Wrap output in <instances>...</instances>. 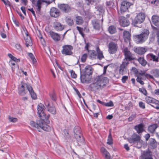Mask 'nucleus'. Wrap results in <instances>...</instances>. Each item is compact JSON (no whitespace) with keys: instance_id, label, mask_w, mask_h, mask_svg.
<instances>
[{"instance_id":"1","label":"nucleus","mask_w":159,"mask_h":159,"mask_svg":"<svg viewBox=\"0 0 159 159\" xmlns=\"http://www.w3.org/2000/svg\"><path fill=\"white\" fill-rule=\"evenodd\" d=\"M108 82V80L107 77H97L90 84V87L91 90L93 91L100 90Z\"/></svg>"},{"instance_id":"2","label":"nucleus","mask_w":159,"mask_h":159,"mask_svg":"<svg viewBox=\"0 0 159 159\" xmlns=\"http://www.w3.org/2000/svg\"><path fill=\"white\" fill-rule=\"evenodd\" d=\"M92 73V67L90 66H86L84 70L81 71L80 79L81 82L87 84L90 83Z\"/></svg>"},{"instance_id":"3","label":"nucleus","mask_w":159,"mask_h":159,"mask_svg":"<svg viewBox=\"0 0 159 159\" xmlns=\"http://www.w3.org/2000/svg\"><path fill=\"white\" fill-rule=\"evenodd\" d=\"M44 122V121L41 120L37 121L36 123L32 120L30 121V125L33 127L37 128L39 127L46 131H49L51 130V127Z\"/></svg>"},{"instance_id":"4","label":"nucleus","mask_w":159,"mask_h":159,"mask_svg":"<svg viewBox=\"0 0 159 159\" xmlns=\"http://www.w3.org/2000/svg\"><path fill=\"white\" fill-rule=\"evenodd\" d=\"M44 105L42 104H40L38 105L37 108V113L39 115V116L41 120L44 121L45 123L48 124L50 122L48 120L49 115L46 116L44 112Z\"/></svg>"},{"instance_id":"5","label":"nucleus","mask_w":159,"mask_h":159,"mask_svg":"<svg viewBox=\"0 0 159 159\" xmlns=\"http://www.w3.org/2000/svg\"><path fill=\"white\" fill-rule=\"evenodd\" d=\"M149 33L147 30H144L140 34L135 36V39L138 43H142L144 42L148 38Z\"/></svg>"},{"instance_id":"6","label":"nucleus","mask_w":159,"mask_h":159,"mask_svg":"<svg viewBox=\"0 0 159 159\" xmlns=\"http://www.w3.org/2000/svg\"><path fill=\"white\" fill-rule=\"evenodd\" d=\"M74 136L77 141L80 143H84V139L81 133L80 128L78 126H75L74 129Z\"/></svg>"},{"instance_id":"7","label":"nucleus","mask_w":159,"mask_h":159,"mask_svg":"<svg viewBox=\"0 0 159 159\" xmlns=\"http://www.w3.org/2000/svg\"><path fill=\"white\" fill-rule=\"evenodd\" d=\"M145 16L143 13H138L132 21L133 24L135 26L138 24H140L143 22L145 19Z\"/></svg>"},{"instance_id":"8","label":"nucleus","mask_w":159,"mask_h":159,"mask_svg":"<svg viewBox=\"0 0 159 159\" xmlns=\"http://www.w3.org/2000/svg\"><path fill=\"white\" fill-rule=\"evenodd\" d=\"M62 49L61 51L62 54L65 55H70L73 53L71 50L73 49L72 47L70 45H64L62 47Z\"/></svg>"},{"instance_id":"9","label":"nucleus","mask_w":159,"mask_h":159,"mask_svg":"<svg viewBox=\"0 0 159 159\" xmlns=\"http://www.w3.org/2000/svg\"><path fill=\"white\" fill-rule=\"evenodd\" d=\"M129 62L126 59H124L122 63L120 66L119 73L120 74L123 75L124 74L127 72V66L129 64Z\"/></svg>"},{"instance_id":"10","label":"nucleus","mask_w":159,"mask_h":159,"mask_svg":"<svg viewBox=\"0 0 159 159\" xmlns=\"http://www.w3.org/2000/svg\"><path fill=\"white\" fill-rule=\"evenodd\" d=\"M130 3L127 2V1H123L122 2L121 4L120 7V11L119 14H123L124 12L126 11L128 8L130 7Z\"/></svg>"},{"instance_id":"11","label":"nucleus","mask_w":159,"mask_h":159,"mask_svg":"<svg viewBox=\"0 0 159 159\" xmlns=\"http://www.w3.org/2000/svg\"><path fill=\"white\" fill-rule=\"evenodd\" d=\"M30 86L25 83L21 82V85L19 88V93L21 95H24L27 92L28 87Z\"/></svg>"},{"instance_id":"12","label":"nucleus","mask_w":159,"mask_h":159,"mask_svg":"<svg viewBox=\"0 0 159 159\" xmlns=\"http://www.w3.org/2000/svg\"><path fill=\"white\" fill-rule=\"evenodd\" d=\"M103 22V19L101 20L95 19L92 20V25L94 29L99 30L101 27Z\"/></svg>"},{"instance_id":"13","label":"nucleus","mask_w":159,"mask_h":159,"mask_svg":"<svg viewBox=\"0 0 159 159\" xmlns=\"http://www.w3.org/2000/svg\"><path fill=\"white\" fill-rule=\"evenodd\" d=\"M108 52L111 54H114L116 51L117 46L116 44L113 42L110 43L108 45Z\"/></svg>"},{"instance_id":"14","label":"nucleus","mask_w":159,"mask_h":159,"mask_svg":"<svg viewBox=\"0 0 159 159\" xmlns=\"http://www.w3.org/2000/svg\"><path fill=\"white\" fill-rule=\"evenodd\" d=\"M123 52L125 57V59L129 61L132 60L133 59L132 54L127 48H125L123 50Z\"/></svg>"},{"instance_id":"15","label":"nucleus","mask_w":159,"mask_h":159,"mask_svg":"<svg viewBox=\"0 0 159 159\" xmlns=\"http://www.w3.org/2000/svg\"><path fill=\"white\" fill-rule=\"evenodd\" d=\"M141 140L140 137L136 134L134 133L131 136V138L128 139L130 143H134Z\"/></svg>"},{"instance_id":"16","label":"nucleus","mask_w":159,"mask_h":159,"mask_svg":"<svg viewBox=\"0 0 159 159\" xmlns=\"http://www.w3.org/2000/svg\"><path fill=\"white\" fill-rule=\"evenodd\" d=\"M59 8L62 11L67 13L71 10L70 7L67 4H61L58 5Z\"/></svg>"},{"instance_id":"17","label":"nucleus","mask_w":159,"mask_h":159,"mask_svg":"<svg viewBox=\"0 0 159 159\" xmlns=\"http://www.w3.org/2000/svg\"><path fill=\"white\" fill-rule=\"evenodd\" d=\"M134 51L135 52L139 54H143L147 51V48L144 47H138L134 48Z\"/></svg>"},{"instance_id":"18","label":"nucleus","mask_w":159,"mask_h":159,"mask_svg":"<svg viewBox=\"0 0 159 159\" xmlns=\"http://www.w3.org/2000/svg\"><path fill=\"white\" fill-rule=\"evenodd\" d=\"M119 22L120 25L123 27L127 26L129 24V20L123 16L120 17Z\"/></svg>"},{"instance_id":"19","label":"nucleus","mask_w":159,"mask_h":159,"mask_svg":"<svg viewBox=\"0 0 159 159\" xmlns=\"http://www.w3.org/2000/svg\"><path fill=\"white\" fill-rule=\"evenodd\" d=\"M50 15L52 17L56 18L58 17L60 15V11L57 8L52 7L50 10Z\"/></svg>"},{"instance_id":"20","label":"nucleus","mask_w":159,"mask_h":159,"mask_svg":"<svg viewBox=\"0 0 159 159\" xmlns=\"http://www.w3.org/2000/svg\"><path fill=\"white\" fill-rule=\"evenodd\" d=\"M134 129L136 131L137 133L139 134L144 131V125L143 123H140L135 126Z\"/></svg>"},{"instance_id":"21","label":"nucleus","mask_w":159,"mask_h":159,"mask_svg":"<svg viewBox=\"0 0 159 159\" xmlns=\"http://www.w3.org/2000/svg\"><path fill=\"white\" fill-rule=\"evenodd\" d=\"M53 27L57 31H61L64 29L63 26L60 23L55 22L53 23Z\"/></svg>"},{"instance_id":"22","label":"nucleus","mask_w":159,"mask_h":159,"mask_svg":"<svg viewBox=\"0 0 159 159\" xmlns=\"http://www.w3.org/2000/svg\"><path fill=\"white\" fill-rule=\"evenodd\" d=\"M146 102L148 103H155L159 105V101L156 100L152 97H147L146 98Z\"/></svg>"},{"instance_id":"23","label":"nucleus","mask_w":159,"mask_h":159,"mask_svg":"<svg viewBox=\"0 0 159 159\" xmlns=\"http://www.w3.org/2000/svg\"><path fill=\"white\" fill-rule=\"evenodd\" d=\"M101 151L105 156L106 159H111L109 153L105 148H102L101 149Z\"/></svg>"},{"instance_id":"24","label":"nucleus","mask_w":159,"mask_h":159,"mask_svg":"<svg viewBox=\"0 0 159 159\" xmlns=\"http://www.w3.org/2000/svg\"><path fill=\"white\" fill-rule=\"evenodd\" d=\"M153 23L156 26L159 27V16L156 15L152 16V19Z\"/></svg>"},{"instance_id":"25","label":"nucleus","mask_w":159,"mask_h":159,"mask_svg":"<svg viewBox=\"0 0 159 159\" xmlns=\"http://www.w3.org/2000/svg\"><path fill=\"white\" fill-rule=\"evenodd\" d=\"M124 39L127 42H129L130 39V34L128 31H125L123 33Z\"/></svg>"},{"instance_id":"26","label":"nucleus","mask_w":159,"mask_h":159,"mask_svg":"<svg viewBox=\"0 0 159 159\" xmlns=\"http://www.w3.org/2000/svg\"><path fill=\"white\" fill-rule=\"evenodd\" d=\"M47 3V2L44 0H38L35 6L37 7V10L39 12L41 8V5L43 2Z\"/></svg>"},{"instance_id":"27","label":"nucleus","mask_w":159,"mask_h":159,"mask_svg":"<svg viewBox=\"0 0 159 159\" xmlns=\"http://www.w3.org/2000/svg\"><path fill=\"white\" fill-rule=\"evenodd\" d=\"M50 35L52 38L55 41H57L60 40V36L57 33L53 32H50Z\"/></svg>"},{"instance_id":"28","label":"nucleus","mask_w":159,"mask_h":159,"mask_svg":"<svg viewBox=\"0 0 159 159\" xmlns=\"http://www.w3.org/2000/svg\"><path fill=\"white\" fill-rule=\"evenodd\" d=\"M46 106L47 107V110L48 111L53 114H54L56 113V110L55 108L54 107H49V103H48L47 105L46 104Z\"/></svg>"},{"instance_id":"29","label":"nucleus","mask_w":159,"mask_h":159,"mask_svg":"<svg viewBox=\"0 0 159 159\" xmlns=\"http://www.w3.org/2000/svg\"><path fill=\"white\" fill-rule=\"evenodd\" d=\"M138 61L143 66H145L147 64V61L143 57H140L137 59Z\"/></svg>"},{"instance_id":"30","label":"nucleus","mask_w":159,"mask_h":159,"mask_svg":"<svg viewBox=\"0 0 159 159\" xmlns=\"http://www.w3.org/2000/svg\"><path fill=\"white\" fill-rule=\"evenodd\" d=\"M28 88V91L30 93L32 98L33 99H35L36 98V94L34 92L32 87L31 86H29Z\"/></svg>"},{"instance_id":"31","label":"nucleus","mask_w":159,"mask_h":159,"mask_svg":"<svg viewBox=\"0 0 159 159\" xmlns=\"http://www.w3.org/2000/svg\"><path fill=\"white\" fill-rule=\"evenodd\" d=\"M96 51L97 52V58L100 60L104 58V56L102 52L101 51L99 47H97Z\"/></svg>"},{"instance_id":"32","label":"nucleus","mask_w":159,"mask_h":159,"mask_svg":"<svg viewBox=\"0 0 159 159\" xmlns=\"http://www.w3.org/2000/svg\"><path fill=\"white\" fill-rule=\"evenodd\" d=\"M157 127V124H153L149 126L148 130L151 133H153Z\"/></svg>"},{"instance_id":"33","label":"nucleus","mask_w":159,"mask_h":159,"mask_svg":"<svg viewBox=\"0 0 159 159\" xmlns=\"http://www.w3.org/2000/svg\"><path fill=\"white\" fill-rule=\"evenodd\" d=\"M25 39L26 42V45L27 47H28L30 46H31L32 45V42L30 37H28L25 38Z\"/></svg>"},{"instance_id":"34","label":"nucleus","mask_w":159,"mask_h":159,"mask_svg":"<svg viewBox=\"0 0 159 159\" xmlns=\"http://www.w3.org/2000/svg\"><path fill=\"white\" fill-rule=\"evenodd\" d=\"M143 157L144 159H152L151 156V153L148 152H144Z\"/></svg>"},{"instance_id":"35","label":"nucleus","mask_w":159,"mask_h":159,"mask_svg":"<svg viewBox=\"0 0 159 159\" xmlns=\"http://www.w3.org/2000/svg\"><path fill=\"white\" fill-rule=\"evenodd\" d=\"M109 32L111 34H114L116 32V29L114 26H110L108 29Z\"/></svg>"},{"instance_id":"36","label":"nucleus","mask_w":159,"mask_h":159,"mask_svg":"<svg viewBox=\"0 0 159 159\" xmlns=\"http://www.w3.org/2000/svg\"><path fill=\"white\" fill-rule=\"evenodd\" d=\"M76 21L77 24L80 25L83 23V20L81 17L78 16L76 17Z\"/></svg>"},{"instance_id":"37","label":"nucleus","mask_w":159,"mask_h":159,"mask_svg":"<svg viewBox=\"0 0 159 159\" xmlns=\"http://www.w3.org/2000/svg\"><path fill=\"white\" fill-rule=\"evenodd\" d=\"M28 55L29 57L31 59L32 61L33 64H35L36 63V60L35 59L34 56L31 53H29Z\"/></svg>"},{"instance_id":"38","label":"nucleus","mask_w":159,"mask_h":159,"mask_svg":"<svg viewBox=\"0 0 159 159\" xmlns=\"http://www.w3.org/2000/svg\"><path fill=\"white\" fill-rule=\"evenodd\" d=\"M150 144L153 148H155L157 147V143L155 139H152L151 140Z\"/></svg>"},{"instance_id":"39","label":"nucleus","mask_w":159,"mask_h":159,"mask_svg":"<svg viewBox=\"0 0 159 159\" xmlns=\"http://www.w3.org/2000/svg\"><path fill=\"white\" fill-rule=\"evenodd\" d=\"M110 134L108 136V138L107 139V143L108 144L111 145L113 143V140L110 131Z\"/></svg>"},{"instance_id":"40","label":"nucleus","mask_w":159,"mask_h":159,"mask_svg":"<svg viewBox=\"0 0 159 159\" xmlns=\"http://www.w3.org/2000/svg\"><path fill=\"white\" fill-rule=\"evenodd\" d=\"M149 55L151 58L153 59V61H158V57L152 53L150 54Z\"/></svg>"},{"instance_id":"41","label":"nucleus","mask_w":159,"mask_h":159,"mask_svg":"<svg viewBox=\"0 0 159 159\" xmlns=\"http://www.w3.org/2000/svg\"><path fill=\"white\" fill-rule=\"evenodd\" d=\"M139 91L143 93L144 95L146 96L147 94V92L146 90L143 88L139 89Z\"/></svg>"},{"instance_id":"42","label":"nucleus","mask_w":159,"mask_h":159,"mask_svg":"<svg viewBox=\"0 0 159 159\" xmlns=\"http://www.w3.org/2000/svg\"><path fill=\"white\" fill-rule=\"evenodd\" d=\"M50 96L51 99L54 101H55L57 99V97L56 94L54 93H53L50 94Z\"/></svg>"},{"instance_id":"43","label":"nucleus","mask_w":159,"mask_h":159,"mask_svg":"<svg viewBox=\"0 0 159 159\" xmlns=\"http://www.w3.org/2000/svg\"><path fill=\"white\" fill-rule=\"evenodd\" d=\"M154 76L156 77H159V70L156 69L153 72Z\"/></svg>"},{"instance_id":"44","label":"nucleus","mask_w":159,"mask_h":159,"mask_svg":"<svg viewBox=\"0 0 159 159\" xmlns=\"http://www.w3.org/2000/svg\"><path fill=\"white\" fill-rule=\"evenodd\" d=\"M66 22L69 25H72L73 24V20L70 18H67Z\"/></svg>"},{"instance_id":"45","label":"nucleus","mask_w":159,"mask_h":159,"mask_svg":"<svg viewBox=\"0 0 159 159\" xmlns=\"http://www.w3.org/2000/svg\"><path fill=\"white\" fill-rule=\"evenodd\" d=\"M87 57V55L86 54H84L82 56L81 58V61L84 62H85L86 60Z\"/></svg>"},{"instance_id":"46","label":"nucleus","mask_w":159,"mask_h":159,"mask_svg":"<svg viewBox=\"0 0 159 159\" xmlns=\"http://www.w3.org/2000/svg\"><path fill=\"white\" fill-rule=\"evenodd\" d=\"M136 143H137V147L138 148H140L142 146L143 141L142 140H140L139 141H138Z\"/></svg>"},{"instance_id":"47","label":"nucleus","mask_w":159,"mask_h":159,"mask_svg":"<svg viewBox=\"0 0 159 159\" xmlns=\"http://www.w3.org/2000/svg\"><path fill=\"white\" fill-rule=\"evenodd\" d=\"M136 116V114H134L131 115L128 119V120L129 121H131L133 120Z\"/></svg>"},{"instance_id":"48","label":"nucleus","mask_w":159,"mask_h":159,"mask_svg":"<svg viewBox=\"0 0 159 159\" xmlns=\"http://www.w3.org/2000/svg\"><path fill=\"white\" fill-rule=\"evenodd\" d=\"M104 105L107 107H112L113 106V104L112 101H110L107 103H105Z\"/></svg>"},{"instance_id":"49","label":"nucleus","mask_w":159,"mask_h":159,"mask_svg":"<svg viewBox=\"0 0 159 159\" xmlns=\"http://www.w3.org/2000/svg\"><path fill=\"white\" fill-rule=\"evenodd\" d=\"M77 30L79 31V33L80 34L82 35L83 37H84V34H83V33L82 31H83V29L81 28L80 27H77Z\"/></svg>"},{"instance_id":"50","label":"nucleus","mask_w":159,"mask_h":159,"mask_svg":"<svg viewBox=\"0 0 159 159\" xmlns=\"http://www.w3.org/2000/svg\"><path fill=\"white\" fill-rule=\"evenodd\" d=\"M90 56L92 58H94L96 56V54L95 51L93 50L91 52Z\"/></svg>"},{"instance_id":"51","label":"nucleus","mask_w":159,"mask_h":159,"mask_svg":"<svg viewBox=\"0 0 159 159\" xmlns=\"http://www.w3.org/2000/svg\"><path fill=\"white\" fill-rule=\"evenodd\" d=\"M9 119L10 121L12 122H16L17 120L16 118L11 117H9Z\"/></svg>"},{"instance_id":"52","label":"nucleus","mask_w":159,"mask_h":159,"mask_svg":"<svg viewBox=\"0 0 159 159\" xmlns=\"http://www.w3.org/2000/svg\"><path fill=\"white\" fill-rule=\"evenodd\" d=\"M139 106L140 107L144 109L145 108V106L144 103L142 102H140L139 103Z\"/></svg>"},{"instance_id":"53","label":"nucleus","mask_w":159,"mask_h":159,"mask_svg":"<svg viewBox=\"0 0 159 159\" xmlns=\"http://www.w3.org/2000/svg\"><path fill=\"white\" fill-rule=\"evenodd\" d=\"M137 81L139 83L141 84H144V82L141 80L140 78H139L138 77L136 79Z\"/></svg>"},{"instance_id":"54","label":"nucleus","mask_w":159,"mask_h":159,"mask_svg":"<svg viewBox=\"0 0 159 159\" xmlns=\"http://www.w3.org/2000/svg\"><path fill=\"white\" fill-rule=\"evenodd\" d=\"M152 105H151V106L152 107H154L157 109H159V105L157 104H156L155 103H152Z\"/></svg>"},{"instance_id":"55","label":"nucleus","mask_w":159,"mask_h":159,"mask_svg":"<svg viewBox=\"0 0 159 159\" xmlns=\"http://www.w3.org/2000/svg\"><path fill=\"white\" fill-rule=\"evenodd\" d=\"M128 79V77L127 76H123L122 78V81L123 83H125L126 81Z\"/></svg>"},{"instance_id":"56","label":"nucleus","mask_w":159,"mask_h":159,"mask_svg":"<svg viewBox=\"0 0 159 159\" xmlns=\"http://www.w3.org/2000/svg\"><path fill=\"white\" fill-rule=\"evenodd\" d=\"M71 75L74 78H76L77 76L76 75L74 71L73 70H72L71 72Z\"/></svg>"},{"instance_id":"57","label":"nucleus","mask_w":159,"mask_h":159,"mask_svg":"<svg viewBox=\"0 0 159 159\" xmlns=\"http://www.w3.org/2000/svg\"><path fill=\"white\" fill-rule=\"evenodd\" d=\"M145 76L147 78H149V79H153V77L152 75H151L150 74H147V73H146V74H145Z\"/></svg>"},{"instance_id":"58","label":"nucleus","mask_w":159,"mask_h":159,"mask_svg":"<svg viewBox=\"0 0 159 159\" xmlns=\"http://www.w3.org/2000/svg\"><path fill=\"white\" fill-rule=\"evenodd\" d=\"M21 10L24 14L26 16V13L25 11V7H21Z\"/></svg>"},{"instance_id":"59","label":"nucleus","mask_w":159,"mask_h":159,"mask_svg":"<svg viewBox=\"0 0 159 159\" xmlns=\"http://www.w3.org/2000/svg\"><path fill=\"white\" fill-rule=\"evenodd\" d=\"M16 48L19 50H20L21 49V48L20 45L19 44H16L15 45Z\"/></svg>"},{"instance_id":"60","label":"nucleus","mask_w":159,"mask_h":159,"mask_svg":"<svg viewBox=\"0 0 159 159\" xmlns=\"http://www.w3.org/2000/svg\"><path fill=\"white\" fill-rule=\"evenodd\" d=\"M28 10L29 11H30L32 13V14L34 16V17H36L35 12L33 10V9L32 8L30 9H28Z\"/></svg>"},{"instance_id":"61","label":"nucleus","mask_w":159,"mask_h":159,"mask_svg":"<svg viewBox=\"0 0 159 159\" xmlns=\"http://www.w3.org/2000/svg\"><path fill=\"white\" fill-rule=\"evenodd\" d=\"M124 148L126 149V150L127 151H129L130 148L128 146V144H125L124 145Z\"/></svg>"},{"instance_id":"62","label":"nucleus","mask_w":159,"mask_h":159,"mask_svg":"<svg viewBox=\"0 0 159 159\" xmlns=\"http://www.w3.org/2000/svg\"><path fill=\"white\" fill-rule=\"evenodd\" d=\"M17 13L19 14V15L20 16L21 19H24V16L22 15L21 13L19 11H17Z\"/></svg>"},{"instance_id":"63","label":"nucleus","mask_w":159,"mask_h":159,"mask_svg":"<svg viewBox=\"0 0 159 159\" xmlns=\"http://www.w3.org/2000/svg\"><path fill=\"white\" fill-rule=\"evenodd\" d=\"M13 21L14 23L17 26H19V22L16 21L15 20H13Z\"/></svg>"},{"instance_id":"64","label":"nucleus","mask_w":159,"mask_h":159,"mask_svg":"<svg viewBox=\"0 0 159 159\" xmlns=\"http://www.w3.org/2000/svg\"><path fill=\"white\" fill-rule=\"evenodd\" d=\"M154 93L156 95H159V89H157L155 90Z\"/></svg>"}]
</instances>
